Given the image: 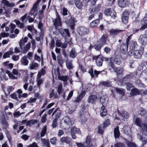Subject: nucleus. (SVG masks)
Returning <instances> with one entry per match:
<instances>
[{
	"label": "nucleus",
	"instance_id": "c9c22d12",
	"mask_svg": "<svg viewBox=\"0 0 147 147\" xmlns=\"http://www.w3.org/2000/svg\"><path fill=\"white\" fill-rule=\"evenodd\" d=\"M114 135L115 138H118L119 137L120 132L118 126H117L114 129Z\"/></svg>",
	"mask_w": 147,
	"mask_h": 147
},
{
	"label": "nucleus",
	"instance_id": "4d7b16f0",
	"mask_svg": "<svg viewBox=\"0 0 147 147\" xmlns=\"http://www.w3.org/2000/svg\"><path fill=\"white\" fill-rule=\"evenodd\" d=\"M110 121L109 119H107L104 122L103 124H102V125H103V127H104V128H106L107 126L110 125Z\"/></svg>",
	"mask_w": 147,
	"mask_h": 147
},
{
	"label": "nucleus",
	"instance_id": "6e6d98bb",
	"mask_svg": "<svg viewBox=\"0 0 147 147\" xmlns=\"http://www.w3.org/2000/svg\"><path fill=\"white\" fill-rule=\"evenodd\" d=\"M75 129V127H72L71 129V135L72 138L74 139H76V137L75 135V134L74 133Z\"/></svg>",
	"mask_w": 147,
	"mask_h": 147
},
{
	"label": "nucleus",
	"instance_id": "7c9ffc66",
	"mask_svg": "<svg viewBox=\"0 0 147 147\" xmlns=\"http://www.w3.org/2000/svg\"><path fill=\"white\" fill-rule=\"evenodd\" d=\"M107 37V34L105 35H103L99 40V42L102 45H103L105 43L106 41V39Z\"/></svg>",
	"mask_w": 147,
	"mask_h": 147
},
{
	"label": "nucleus",
	"instance_id": "a878e982",
	"mask_svg": "<svg viewBox=\"0 0 147 147\" xmlns=\"http://www.w3.org/2000/svg\"><path fill=\"white\" fill-rule=\"evenodd\" d=\"M21 64L25 66L27 65L28 64L29 61L27 59L26 56H24L20 60Z\"/></svg>",
	"mask_w": 147,
	"mask_h": 147
},
{
	"label": "nucleus",
	"instance_id": "603ef678",
	"mask_svg": "<svg viewBox=\"0 0 147 147\" xmlns=\"http://www.w3.org/2000/svg\"><path fill=\"white\" fill-rule=\"evenodd\" d=\"M10 96L11 98L16 100H18V97L20 98L19 95L18 94L17 92L13 93Z\"/></svg>",
	"mask_w": 147,
	"mask_h": 147
},
{
	"label": "nucleus",
	"instance_id": "4c0bfd02",
	"mask_svg": "<svg viewBox=\"0 0 147 147\" xmlns=\"http://www.w3.org/2000/svg\"><path fill=\"white\" fill-rule=\"evenodd\" d=\"M14 22L16 23V24L21 29H23L24 27V24L23 23H21L20 22L17 20H15Z\"/></svg>",
	"mask_w": 147,
	"mask_h": 147
},
{
	"label": "nucleus",
	"instance_id": "ea45409f",
	"mask_svg": "<svg viewBox=\"0 0 147 147\" xmlns=\"http://www.w3.org/2000/svg\"><path fill=\"white\" fill-rule=\"evenodd\" d=\"M138 113L139 114L142 116H144L147 113V111H146L144 109L141 107L139 108Z\"/></svg>",
	"mask_w": 147,
	"mask_h": 147
},
{
	"label": "nucleus",
	"instance_id": "864d4df0",
	"mask_svg": "<svg viewBox=\"0 0 147 147\" xmlns=\"http://www.w3.org/2000/svg\"><path fill=\"white\" fill-rule=\"evenodd\" d=\"M125 84L126 85V88L127 90L129 91H130L131 88L134 87V86L129 82H127Z\"/></svg>",
	"mask_w": 147,
	"mask_h": 147
},
{
	"label": "nucleus",
	"instance_id": "58836bf2",
	"mask_svg": "<svg viewBox=\"0 0 147 147\" xmlns=\"http://www.w3.org/2000/svg\"><path fill=\"white\" fill-rule=\"evenodd\" d=\"M38 122V120L36 119V120H33L31 119L30 120L28 121L26 123V126H31L32 125H33L35 123H37Z\"/></svg>",
	"mask_w": 147,
	"mask_h": 147
},
{
	"label": "nucleus",
	"instance_id": "423d86ee",
	"mask_svg": "<svg viewBox=\"0 0 147 147\" xmlns=\"http://www.w3.org/2000/svg\"><path fill=\"white\" fill-rule=\"evenodd\" d=\"M86 111L85 112L84 111H82L80 113V120L81 123L83 124L86 122L87 121V118L85 117V114H87Z\"/></svg>",
	"mask_w": 147,
	"mask_h": 147
},
{
	"label": "nucleus",
	"instance_id": "13d9d810",
	"mask_svg": "<svg viewBox=\"0 0 147 147\" xmlns=\"http://www.w3.org/2000/svg\"><path fill=\"white\" fill-rule=\"evenodd\" d=\"M105 128H104V127H103V125H100L98 127V132L99 133L102 134V133L103 131L104 130V129Z\"/></svg>",
	"mask_w": 147,
	"mask_h": 147
},
{
	"label": "nucleus",
	"instance_id": "bf43d9fd",
	"mask_svg": "<svg viewBox=\"0 0 147 147\" xmlns=\"http://www.w3.org/2000/svg\"><path fill=\"white\" fill-rule=\"evenodd\" d=\"M102 45L100 44H96L93 46L94 48L97 51L100 50Z\"/></svg>",
	"mask_w": 147,
	"mask_h": 147
},
{
	"label": "nucleus",
	"instance_id": "774afa93",
	"mask_svg": "<svg viewBox=\"0 0 147 147\" xmlns=\"http://www.w3.org/2000/svg\"><path fill=\"white\" fill-rule=\"evenodd\" d=\"M57 140V139L55 137H54L51 139L50 141L51 144H56Z\"/></svg>",
	"mask_w": 147,
	"mask_h": 147
},
{
	"label": "nucleus",
	"instance_id": "0e129e2a",
	"mask_svg": "<svg viewBox=\"0 0 147 147\" xmlns=\"http://www.w3.org/2000/svg\"><path fill=\"white\" fill-rule=\"evenodd\" d=\"M0 122H1L2 124L4 125L7 127L9 125L7 121L5 120V117L1 120Z\"/></svg>",
	"mask_w": 147,
	"mask_h": 147
},
{
	"label": "nucleus",
	"instance_id": "5fc2aeb1",
	"mask_svg": "<svg viewBox=\"0 0 147 147\" xmlns=\"http://www.w3.org/2000/svg\"><path fill=\"white\" fill-rule=\"evenodd\" d=\"M123 130L125 133L128 134L127 133L130 131V129L129 127L127 126H124L123 128Z\"/></svg>",
	"mask_w": 147,
	"mask_h": 147
},
{
	"label": "nucleus",
	"instance_id": "4468645a",
	"mask_svg": "<svg viewBox=\"0 0 147 147\" xmlns=\"http://www.w3.org/2000/svg\"><path fill=\"white\" fill-rule=\"evenodd\" d=\"M129 3L127 0H118V4L120 7H125Z\"/></svg>",
	"mask_w": 147,
	"mask_h": 147
},
{
	"label": "nucleus",
	"instance_id": "f257e3e1",
	"mask_svg": "<svg viewBox=\"0 0 147 147\" xmlns=\"http://www.w3.org/2000/svg\"><path fill=\"white\" fill-rule=\"evenodd\" d=\"M72 125V121L68 116L63 117L60 123L61 126L65 129H68Z\"/></svg>",
	"mask_w": 147,
	"mask_h": 147
},
{
	"label": "nucleus",
	"instance_id": "72a5a7b5",
	"mask_svg": "<svg viewBox=\"0 0 147 147\" xmlns=\"http://www.w3.org/2000/svg\"><path fill=\"white\" fill-rule=\"evenodd\" d=\"M38 67V65L36 63L33 62L30 63L29 65V67L31 69H36Z\"/></svg>",
	"mask_w": 147,
	"mask_h": 147
},
{
	"label": "nucleus",
	"instance_id": "b1692460",
	"mask_svg": "<svg viewBox=\"0 0 147 147\" xmlns=\"http://www.w3.org/2000/svg\"><path fill=\"white\" fill-rule=\"evenodd\" d=\"M71 139L68 137H63L60 139V141L63 143H65L69 144L71 141Z\"/></svg>",
	"mask_w": 147,
	"mask_h": 147
},
{
	"label": "nucleus",
	"instance_id": "aec40b11",
	"mask_svg": "<svg viewBox=\"0 0 147 147\" xmlns=\"http://www.w3.org/2000/svg\"><path fill=\"white\" fill-rule=\"evenodd\" d=\"M123 30L119 29H112L110 30L109 33L111 35L113 36L117 35L118 33L121 32Z\"/></svg>",
	"mask_w": 147,
	"mask_h": 147
},
{
	"label": "nucleus",
	"instance_id": "69168bd1",
	"mask_svg": "<svg viewBox=\"0 0 147 147\" xmlns=\"http://www.w3.org/2000/svg\"><path fill=\"white\" fill-rule=\"evenodd\" d=\"M57 120L54 119L52 122V126L53 128L56 127L57 125Z\"/></svg>",
	"mask_w": 147,
	"mask_h": 147
},
{
	"label": "nucleus",
	"instance_id": "c756f323",
	"mask_svg": "<svg viewBox=\"0 0 147 147\" xmlns=\"http://www.w3.org/2000/svg\"><path fill=\"white\" fill-rule=\"evenodd\" d=\"M141 92L137 89L134 88H132L131 91V94L133 96H136L140 94Z\"/></svg>",
	"mask_w": 147,
	"mask_h": 147
},
{
	"label": "nucleus",
	"instance_id": "0eeeda50",
	"mask_svg": "<svg viewBox=\"0 0 147 147\" xmlns=\"http://www.w3.org/2000/svg\"><path fill=\"white\" fill-rule=\"evenodd\" d=\"M93 59L96 60V64L98 66H101L102 65V59L100 55L93 57Z\"/></svg>",
	"mask_w": 147,
	"mask_h": 147
},
{
	"label": "nucleus",
	"instance_id": "e2e57ef3",
	"mask_svg": "<svg viewBox=\"0 0 147 147\" xmlns=\"http://www.w3.org/2000/svg\"><path fill=\"white\" fill-rule=\"evenodd\" d=\"M114 147H124V145L123 143H122L118 142L115 144Z\"/></svg>",
	"mask_w": 147,
	"mask_h": 147
},
{
	"label": "nucleus",
	"instance_id": "f3484780",
	"mask_svg": "<svg viewBox=\"0 0 147 147\" xmlns=\"http://www.w3.org/2000/svg\"><path fill=\"white\" fill-rule=\"evenodd\" d=\"M75 22V19L72 18L70 17V19L67 22L69 25L70 28L72 30H74V29Z\"/></svg>",
	"mask_w": 147,
	"mask_h": 147
},
{
	"label": "nucleus",
	"instance_id": "8fccbe9b",
	"mask_svg": "<svg viewBox=\"0 0 147 147\" xmlns=\"http://www.w3.org/2000/svg\"><path fill=\"white\" fill-rule=\"evenodd\" d=\"M68 76H59V79L62 81H63L64 82V84L65 83H66L68 79Z\"/></svg>",
	"mask_w": 147,
	"mask_h": 147
},
{
	"label": "nucleus",
	"instance_id": "cd10ccee",
	"mask_svg": "<svg viewBox=\"0 0 147 147\" xmlns=\"http://www.w3.org/2000/svg\"><path fill=\"white\" fill-rule=\"evenodd\" d=\"M129 44L128 46H130V49H134L137 46L136 42L134 40L131 41Z\"/></svg>",
	"mask_w": 147,
	"mask_h": 147
},
{
	"label": "nucleus",
	"instance_id": "5701e85b",
	"mask_svg": "<svg viewBox=\"0 0 147 147\" xmlns=\"http://www.w3.org/2000/svg\"><path fill=\"white\" fill-rule=\"evenodd\" d=\"M69 55L70 57L72 58H74L76 57L77 55V53L76 50L74 48H73L71 50L69 53Z\"/></svg>",
	"mask_w": 147,
	"mask_h": 147
},
{
	"label": "nucleus",
	"instance_id": "a18cd8bd",
	"mask_svg": "<svg viewBox=\"0 0 147 147\" xmlns=\"http://www.w3.org/2000/svg\"><path fill=\"white\" fill-rule=\"evenodd\" d=\"M13 53V52L11 50L6 52L3 55V58L5 59L8 57H9L10 55H12Z\"/></svg>",
	"mask_w": 147,
	"mask_h": 147
},
{
	"label": "nucleus",
	"instance_id": "473e14b6",
	"mask_svg": "<svg viewBox=\"0 0 147 147\" xmlns=\"http://www.w3.org/2000/svg\"><path fill=\"white\" fill-rule=\"evenodd\" d=\"M136 124L138 126L142 128L143 127V124L144 123H142V121H141V119L139 118H137L135 121Z\"/></svg>",
	"mask_w": 147,
	"mask_h": 147
},
{
	"label": "nucleus",
	"instance_id": "338daca9",
	"mask_svg": "<svg viewBox=\"0 0 147 147\" xmlns=\"http://www.w3.org/2000/svg\"><path fill=\"white\" fill-rule=\"evenodd\" d=\"M62 85L60 84L59 85L58 87L57 92L58 93L60 94L62 91Z\"/></svg>",
	"mask_w": 147,
	"mask_h": 147
},
{
	"label": "nucleus",
	"instance_id": "20e7f679",
	"mask_svg": "<svg viewBox=\"0 0 147 147\" xmlns=\"http://www.w3.org/2000/svg\"><path fill=\"white\" fill-rule=\"evenodd\" d=\"M109 67L112 68L114 72L116 73L117 76L122 74L123 72V69L122 68H117L115 67L114 64L111 61L109 64Z\"/></svg>",
	"mask_w": 147,
	"mask_h": 147
},
{
	"label": "nucleus",
	"instance_id": "412c9836",
	"mask_svg": "<svg viewBox=\"0 0 147 147\" xmlns=\"http://www.w3.org/2000/svg\"><path fill=\"white\" fill-rule=\"evenodd\" d=\"M128 45L125 43L123 42L121 45L120 46V49L121 51L123 53L125 52H126L127 51Z\"/></svg>",
	"mask_w": 147,
	"mask_h": 147
},
{
	"label": "nucleus",
	"instance_id": "79ce46f5",
	"mask_svg": "<svg viewBox=\"0 0 147 147\" xmlns=\"http://www.w3.org/2000/svg\"><path fill=\"white\" fill-rule=\"evenodd\" d=\"M100 115L102 117H104L107 114L106 109H105V106H102L101 109Z\"/></svg>",
	"mask_w": 147,
	"mask_h": 147
},
{
	"label": "nucleus",
	"instance_id": "a19ab883",
	"mask_svg": "<svg viewBox=\"0 0 147 147\" xmlns=\"http://www.w3.org/2000/svg\"><path fill=\"white\" fill-rule=\"evenodd\" d=\"M75 4L77 8L79 9H81L82 7V4L80 0H75Z\"/></svg>",
	"mask_w": 147,
	"mask_h": 147
},
{
	"label": "nucleus",
	"instance_id": "e433bc0d",
	"mask_svg": "<svg viewBox=\"0 0 147 147\" xmlns=\"http://www.w3.org/2000/svg\"><path fill=\"white\" fill-rule=\"evenodd\" d=\"M66 64L67 68L68 69L70 70L73 68V66L72 63L71 61L67 60L66 61Z\"/></svg>",
	"mask_w": 147,
	"mask_h": 147
},
{
	"label": "nucleus",
	"instance_id": "9b49d317",
	"mask_svg": "<svg viewBox=\"0 0 147 147\" xmlns=\"http://www.w3.org/2000/svg\"><path fill=\"white\" fill-rule=\"evenodd\" d=\"M88 30L87 28L83 27H81L78 29V32L80 36H83L87 34Z\"/></svg>",
	"mask_w": 147,
	"mask_h": 147
},
{
	"label": "nucleus",
	"instance_id": "9d476101",
	"mask_svg": "<svg viewBox=\"0 0 147 147\" xmlns=\"http://www.w3.org/2000/svg\"><path fill=\"white\" fill-rule=\"evenodd\" d=\"M53 25L56 28H58V26H61V23L60 17L58 15L57 17L55 19L53 20Z\"/></svg>",
	"mask_w": 147,
	"mask_h": 147
},
{
	"label": "nucleus",
	"instance_id": "1a4fd4ad",
	"mask_svg": "<svg viewBox=\"0 0 147 147\" xmlns=\"http://www.w3.org/2000/svg\"><path fill=\"white\" fill-rule=\"evenodd\" d=\"M91 140V136H88L87 137L85 141L84 142V147H94Z\"/></svg>",
	"mask_w": 147,
	"mask_h": 147
},
{
	"label": "nucleus",
	"instance_id": "39448f33",
	"mask_svg": "<svg viewBox=\"0 0 147 147\" xmlns=\"http://www.w3.org/2000/svg\"><path fill=\"white\" fill-rule=\"evenodd\" d=\"M138 41L142 45H146L147 44V36L144 34L140 35L138 38Z\"/></svg>",
	"mask_w": 147,
	"mask_h": 147
},
{
	"label": "nucleus",
	"instance_id": "4be33fe9",
	"mask_svg": "<svg viewBox=\"0 0 147 147\" xmlns=\"http://www.w3.org/2000/svg\"><path fill=\"white\" fill-rule=\"evenodd\" d=\"M125 143L127 145V147H137L136 144L133 142L129 141L127 139H125Z\"/></svg>",
	"mask_w": 147,
	"mask_h": 147
},
{
	"label": "nucleus",
	"instance_id": "6ab92c4d",
	"mask_svg": "<svg viewBox=\"0 0 147 147\" xmlns=\"http://www.w3.org/2000/svg\"><path fill=\"white\" fill-rule=\"evenodd\" d=\"M60 33L61 35L64 37L66 36H69L70 34L69 30L67 29H61L60 30Z\"/></svg>",
	"mask_w": 147,
	"mask_h": 147
},
{
	"label": "nucleus",
	"instance_id": "09e8293b",
	"mask_svg": "<svg viewBox=\"0 0 147 147\" xmlns=\"http://www.w3.org/2000/svg\"><path fill=\"white\" fill-rule=\"evenodd\" d=\"M142 26L139 29H136V31L135 32H136L138 31L139 30L142 31L146 28H147V24L145 23H141Z\"/></svg>",
	"mask_w": 147,
	"mask_h": 147
},
{
	"label": "nucleus",
	"instance_id": "f03ea898",
	"mask_svg": "<svg viewBox=\"0 0 147 147\" xmlns=\"http://www.w3.org/2000/svg\"><path fill=\"white\" fill-rule=\"evenodd\" d=\"M28 38L27 37H25L24 38H22L19 42L20 48L24 52L28 51L30 47V42H28L25 46H24V44L27 42Z\"/></svg>",
	"mask_w": 147,
	"mask_h": 147
},
{
	"label": "nucleus",
	"instance_id": "393cba45",
	"mask_svg": "<svg viewBox=\"0 0 147 147\" xmlns=\"http://www.w3.org/2000/svg\"><path fill=\"white\" fill-rule=\"evenodd\" d=\"M86 92L85 91H82L77 97V99L75 100V102H78L82 100L83 97L84 96Z\"/></svg>",
	"mask_w": 147,
	"mask_h": 147
},
{
	"label": "nucleus",
	"instance_id": "680f3d73",
	"mask_svg": "<svg viewBox=\"0 0 147 147\" xmlns=\"http://www.w3.org/2000/svg\"><path fill=\"white\" fill-rule=\"evenodd\" d=\"M109 16H111L112 18L114 19L116 16L115 11L114 10H112L111 11Z\"/></svg>",
	"mask_w": 147,
	"mask_h": 147
},
{
	"label": "nucleus",
	"instance_id": "2f4dec72",
	"mask_svg": "<svg viewBox=\"0 0 147 147\" xmlns=\"http://www.w3.org/2000/svg\"><path fill=\"white\" fill-rule=\"evenodd\" d=\"M37 13V9L35 7L34 8L33 6L30 9L29 12V14L31 15H33L34 17H35L36 16Z\"/></svg>",
	"mask_w": 147,
	"mask_h": 147
},
{
	"label": "nucleus",
	"instance_id": "37998d69",
	"mask_svg": "<svg viewBox=\"0 0 147 147\" xmlns=\"http://www.w3.org/2000/svg\"><path fill=\"white\" fill-rule=\"evenodd\" d=\"M99 23V20L97 19L96 20L93 21L90 24V26L92 27L96 26Z\"/></svg>",
	"mask_w": 147,
	"mask_h": 147
},
{
	"label": "nucleus",
	"instance_id": "a211bd4d",
	"mask_svg": "<svg viewBox=\"0 0 147 147\" xmlns=\"http://www.w3.org/2000/svg\"><path fill=\"white\" fill-rule=\"evenodd\" d=\"M1 4H3L4 6L8 7H13L15 6L13 3H10L7 0H2L1 1Z\"/></svg>",
	"mask_w": 147,
	"mask_h": 147
},
{
	"label": "nucleus",
	"instance_id": "dca6fc26",
	"mask_svg": "<svg viewBox=\"0 0 147 147\" xmlns=\"http://www.w3.org/2000/svg\"><path fill=\"white\" fill-rule=\"evenodd\" d=\"M108 98L107 95H105L100 97V102L102 103V106H105L108 102Z\"/></svg>",
	"mask_w": 147,
	"mask_h": 147
},
{
	"label": "nucleus",
	"instance_id": "bb28decb",
	"mask_svg": "<svg viewBox=\"0 0 147 147\" xmlns=\"http://www.w3.org/2000/svg\"><path fill=\"white\" fill-rule=\"evenodd\" d=\"M131 76L130 74H128L124 77L122 80V84L123 85V84H126L129 81L130 78H131Z\"/></svg>",
	"mask_w": 147,
	"mask_h": 147
},
{
	"label": "nucleus",
	"instance_id": "2eb2a0df",
	"mask_svg": "<svg viewBox=\"0 0 147 147\" xmlns=\"http://www.w3.org/2000/svg\"><path fill=\"white\" fill-rule=\"evenodd\" d=\"M97 99V97L96 95H92L88 98L87 101L89 103H93Z\"/></svg>",
	"mask_w": 147,
	"mask_h": 147
},
{
	"label": "nucleus",
	"instance_id": "c03bdc74",
	"mask_svg": "<svg viewBox=\"0 0 147 147\" xmlns=\"http://www.w3.org/2000/svg\"><path fill=\"white\" fill-rule=\"evenodd\" d=\"M41 140L43 143L47 147H51L50 145V143L49 140H46L45 139L41 138Z\"/></svg>",
	"mask_w": 147,
	"mask_h": 147
},
{
	"label": "nucleus",
	"instance_id": "f704fd0d",
	"mask_svg": "<svg viewBox=\"0 0 147 147\" xmlns=\"http://www.w3.org/2000/svg\"><path fill=\"white\" fill-rule=\"evenodd\" d=\"M54 90L52 89L50 90L49 93V98H57V93L54 92Z\"/></svg>",
	"mask_w": 147,
	"mask_h": 147
},
{
	"label": "nucleus",
	"instance_id": "ddd939ff",
	"mask_svg": "<svg viewBox=\"0 0 147 147\" xmlns=\"http://www.w3.org/2000/svg\"><path fill=\"white\" fill-rule=\"evenodd\" d=\"M122 59L121 56L117 55L115 56L113 61L115 64L119 65L121 63Z\"/></svg>",
	"mask_w": 147,
	"mask_h": 147
},
{
	"label": "nucleus",
	"instance_id": "f8f14e48",
	"mask_svg": "<svg viewBox=\"0 0 147 147\" xmlns=\"http://www.w3.org/2000/svg\"><path fill=\"white\" fill-rule=\"evenodd\" d=\"M129 14V13L128 11H125L123 12L121 19L124 23L127 24L128 23Z\"/></svg>",
	"mask_w": 147,
	"mask_h": 147
},
{
	"label": "nucleus",
	"instance_id": "6e6552de",
	"mask_svg": "<svg viewBox=\"0 0 147 147\" xmlns=\"http://www.w3.org/2000/svg\"><path fill=\"white\" fill-rule=\"evenodd\" d=\"M144 50V48L141 47V49L138 50H134V57L136 59H140L143 54V51Z\"/></svg>",
	"mask_w": 147,
	"mask_h": 147
},
{
	"label": "nucleus",
	"instance_id": "c85d7f7f",
	"mask_svg": "<svg viewBox=\"0 0 147 147\" xmlns=\"http://www.w3.org/2000/svg\"><path fill=\"white\" fill-rule=\"evenodd\" d=\"M47 131L46 126H45L44 128L42 129L40 135V134L38 133L37 135V137L39 139L40 137H43L44 136L45 134Z\"/></svg>",
	"mask_w": 147,
	"mask_h": 147
},
{
	"label": "nucleus",
	"instance_id": "052dcab7",
	"mask_svg": "<svg viewBox=\"0 0 147 147\" xmlns=\"http://www.w3.org/2000/svg\"><path fill=\"white\" fill-rule=\"evenodd\" d=\"M36 81L37 82V84L38 87L43 83V80L42 79L40 78H38V76L36 78Z\"/></svg>",
	"mask_w": 147,
	"mask_h": 147
},
{
	"label": "nucleus",
	"instance_id": "3c124183",
	"mask_svg": "<svg viewBox=\"0 0 147 147\" xmlns=\"http://www.w3.org/2000/svg\"><path fill=\"white\" fill-rule=\"evenodd\" d=\"M117 92V93L123 96L125 94V93L123 89L119 88H115Z\"/></svg>",
	"mask_w": 147,
	"mask_h": 147
},
{
	"label": "nucleus",
	"instance_id": "7ed1b4c3",
	"mask_svg": "<svg viewBox=\"0 0 147 147\" xmlns=\"http://www.w3.org/2000/svg\"><path fill=\"white\" fill-rule=\"evenodd\" d=\"M100 4H98L94 8H90V15L88 18V20L90 21L94 17L95 15L98 12V11L100 10Z\"/></svg>",
	"mask_w": 147,
	"mask_h": 147
},
{
	"label": "nucleus",
	"instance_id": "49530a36",
	"mask_svg": "<svg viewBox=\"0 0 147 147\" xmlns=\"http://www.w3.org/2000/svg\"><path fill=\"white\" fill-rule=\"evenodd\" d=\"M120 113V115L123 118L127 119L129 117V114L126 111H122L121 113Z\"/></svg>",
	"mask_w": 147,
	"mask_h": 147
},
{
	"label": "nucleus",
	"instance_id": "de8ad7c7",
	"mask_svg": "<svg viewBox=\"0 0 147 147\" xmlns=\"http://www.w3.org/2000/svg\"><path fill=\"white\" fill-rule=\"evenodd\" d=\"M45 73V71L44 69H41L38 73L37 76L38 78H40L42 75H44Z\"/></svg>",
	"mask_w": 147,
	"mask_h": 147
}]
</instances>
